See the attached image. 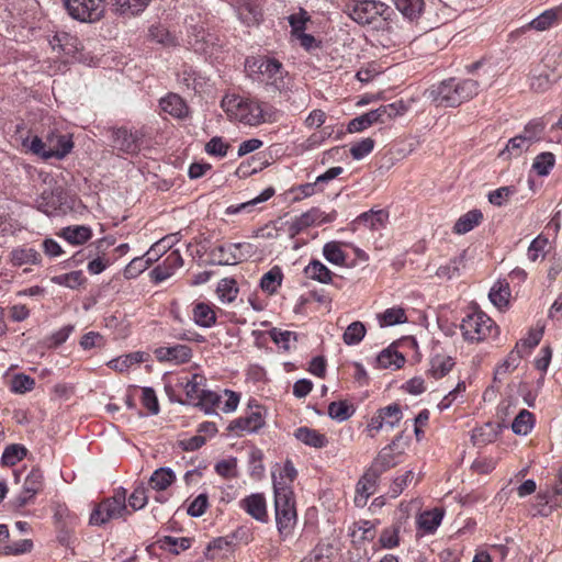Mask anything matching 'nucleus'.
I'll use <instances>...</instances> for the list:
<instances>
[{
  "mask_svg": "<svg viewBox=\"0 0 562 562\" xmlns=\"http://www.w3.org/2000/svg\"><path fill=\"white\" fill-rule=\"evenodd\" d=\"M221 105L228 116L250 126L276 121L273 108L256 99L225 95Z\"/></svg>",
  "mask_w": 562,
  "mask_h": 562,
  "instance_id": "nucleus-1",
  "label": "nucleus"
},
{
  "mask_svg": "<svg viewBox=\"0 0 562 562\" xmlns=\"http://www.w3.org/2000/svg\"><path fill=\"white\" fill-rule=\"evenodd\" d=\"M69 15L80 22L93 23L104 13L105 0H63ZM122 13L138 14L150 0H114Z\"/></svg>",
  "mask_w": 562,
  "mask_h": 562,
  "instance_id": "nucleus-2",
  "label": "nucleus"
},
{
  "mask_svg": "<svg viewBox=\"0 0 562 562\" xmlns=\"http://www.w3.org/2000/svg\"><path fill=\"white\" fill-rule=\"evenodd\" d=\"M274 512L278 532L282 540L292 535L296 525V509L294 493L290 485L277 480L273 474Z\"/></svg>",
  "mask_w": 562,
  "mask_h": 562,
  "instance_id": "nucleus-3",
  "label": "nucleus"
},
{
  "mask_svg": "<svg viewBox=\"0 0 562 562\" xmlns=\"http://www.w3.org/2000/svg\"><path fill=\"white\" fill-rule=\"evenodd\" d=\"M245 68L250 75H260L268 86L284 92L290 89L291 79L283 65L276 58L258 55L247 57Z\"/></svg>",
  "mask_w": 562,
  "mask_h": 562,
  "instance_id": "nucleus-4",
  "label": "nucleus"
},
{
  "mask_svg": "<svg viewBox=\"0 0 562 562\" xmlns=\"http://www.w3.org/2000/svg\"><path fill=\"white\" fill-rule=\"evenodd\" d=\"M131 512L126 505V490L117 488L113 496L108 497L95 505L92 510L89 524L92 526H102L112 519L125 518Z\"/></svg>",
  "mask_w": 562,
  "mask_h": 562,
  "instance_id": "nucleus-5",
  "label": "nucleus"
},
{
  "mask_svg": "<svg viewBox=\"0 0 562 562\" xmlns=\"http://www.w3.org/2000/svg\"><path fill=\"white\" fill-rule=\"evenodd\" d=\"M462 336L471 342H479L487 338L493 329H497L495 323L482 311L468 314L460 325Z\"/></svg>",
  "mask_w": 562,
  "mask_h": 562,
  "instance_id": "nucleus-6",
  "label": "nucleus"
},
{
  "mask_svg": "<svg viewBox=\"0 0 562 562\" xmlns=\"http://www.w3.org/2000/svg\"><path fill=\"white\" fill-rule=\"evenodd\" d=\"M386 10V4L374 0H350L344 5V12L361 25L373 23Z\"/></svg>",
  "mask_w": 562,
  "mask_h": 562,
  "instance_id": "nucleus-7",
  "label": "nucleus"
},
{
  "mask_svg": "<svg viewBox=\"0 0 562 562\" xmlns=\"http://www.w3.org/2000/svg\"><path fill=\"white\" fill-rule=\"evenodd\" d=\"M265 426V408L256 404H249L248 411L244 416L234 419L227 427V430L237 436L258 431Z\"/></svg>",
  "mask_w": 562,
  "mask_h": 562,
  "instance_id": "nucleus-8",
  "label": "nucleus"
},
{
  "mask_svg": "<svg viewBox=\"0 0 562 562\" xmlns=\"http://www.w3.org/2000/svg\"><path fill=\"white\" fill-rule=\"evenodd\" d=\"M112 147L127 155H137L143 144V134L138 131L132 132L126 127L111 130Z\"/></svg>",
  "mask_w": 562,
  "mask_h": 562,
  "instance_id": "nucleus-9",
  "label": "nucleus"
},
{
  "mask_svg": "<svg viewBox=\"0 0 562 562\" xmlns=\"http://www.w3.org/2000/svg\"><path fill=\"white\" fill-rule=\"evenodd\" d=\"M44 475L38 468H33L26 475L22 492L14 498L13 506L22 508L32 503L35 495L43 490Z\"/></svg>",
  "mask_w": 562,
  "mask_h": 562,
  "instance_id": "nucleus-10",
  "label": "nucleus"
},
{
  "mask_svg": "<svg viewBox=\"0 0 562 562\" xmlns=\"http://www.w3.org/2000/svg\"><path fill=\"white\" fill-rule=\"evenodd\" d=\"M46 155L44 159H63L72 149L74 143L68 135H58L55 133H48L45 137Z\"/></svg>",
  "mask_w": 562,
  "mask_h": 562,
  "instance_id": "nucleus-11",
  "label": "nucleus"
},
{
  "mask_svg": "<svg viewBox=\"0 0 562 562\" xmlns=\"http://www.w3.org/2000/svg\"><path fill=\"white\" fill-rule=\"evenodd\" d=\"M453 78L441 81L437 86H431L425 91V97L430 100L436 106H451L453 101Z\"/></svg>",
  "mask_w": 562,
  "mask_h": 562,
  "instance_id": "nucleus-12",
  "label": "nucleus"
},
{
  "mask_svg": "<svg viewBox=\"0 0 562 562\" xmlns=\"http://www.w3.org/2000/svg\"><path fill=\"white\" fill-rule=\"evenodd\" d=\"M182 266L183 259L180 251L178 249L172 250L160 265L151 270L150 277L155 283H160L170 278Z\"/></svg>",
  "mask_w": 562,
  "mask_h": 562,
  "instance_id": "nucleus-13",
  "label": "nucleus"
},
{
  "mask_svg": "<svg viewBox=\"0 0 562 562\" xmlns=\"http://www.w3.org/2000/svg\"><path fill=\"white\" fill-rule=\"evenodd\" d=\"M330 220L324 216V213L319 209H311L305 213H302L300 216H295L290 223L288 233L291 237L296 236L305 228L321 224L324 222H329Z\"/></svg>",
  "mask_w": 562,
  "mask_h": 562,
  "instance_id": "nucleus-14",
  "label": "nucleus"
},
{
  "mask_svg": "<svg viewBox=\"0 0 562 562\" xmlns=\"http://www.w3.org/2000/svg\"><path fill=\"white\" fill-rule=\"evenodd\" d=\"M400 439L397 437L392 441L391 445L384 447L379 454L372 461L369 468V475L380 477L381 474L386 472L387 470L394 468L397 464L396 456L393 452V447L395 442Z\"/></svg>",
  "mask_w": 562,
  "mask_h": 562,
  "instance_id": "nucleus-15",
  "label": "nucleus"
},
{
  "mask_svg": "<svg viewBox=\"0 0 562 562\" xmlns=\"http://www.w3.org/2000/svg\"><path fill=\"white\" fill-rule=\"evenodd\" d=\"M155 357L160 362H173L181 364L190 361L192 350L186 345H175L171 347H159L155 351Z\"/></svg>",
  "mask_w": 562,
  "mask_h": 562,
  "instance_id": "nucleus-16",
  "label": "nucleus"
},
{
  "mask_svg": "<svg viewBox=\"0 0 562 562\" xmlns=\"http://www.w3.org/2000/svg\"><path fill=\"white\" fill-rule=\"evenodd\" d=\"M240 507L258 521L268 520L266 498L262 494L256 493L245 497L240 501Z\"/></svg>",
  "mask_w": 562,
  "mask_h": 562,
  "instance_id": "nucleus-17",
  "label": "nucleus"
},
{
  "mask_svg": "<svg viewBox=\"0 0 562 562\" xmlns=\"http://www.w3.org/2000/svg\"><path fill=\"white\" fill-rule=\"evenodd\" d=\"M453 87L454 94L452 104L458 106L479 93L480 83L474 79L457 80L453 78Z\"/></svg>",
  "mask_w": 562,
  "mask_h": 562,
  "instance_id": "nucleus-18",
  "label": "nucleus"
},
{
  "mask_svg": "<svg viewBox=\"0 0 562 562\" xmlns=\"http://www.w3.org/2000/svg\"><path fill=\"white\" fill-rule=\"evenodd\" d=\"M233 254L227 255L225 259L221 258V266L236 265L238 262L252 258L258 250V247L251 243H236L231 244Z\"/></svg>",
  "mask_w": 562,
  "mask_h": 562,
  "instance_id": "nucleus-19",
  "label": "nucleus"
},
{
  "mask_svg": "<svg viewBox=\"0 0 562 562\" xmlns=\"http://www.w3.org/2000/svg\"><path fill=\"white\" fill-rule=\"evenodd\" d=\"M160 108L164 112L177 119H183L188 115L189 108L184 100L176 93H169L160 100Z\"/></svg>",
  "mask_w": 562,
  "mask_h": 562,
  "instance_id": "nucleus-20",
  "label": "nucleus"
},
{
  "mask_svg": "<svg viewBox=\"0 0 562 562\" xmlns=\"http://www.w3.org/2000/svg\"><path fill=\"white\" fill-rule=\"evenodd\" d=\"M378 476L369 475V469L364 472L362 477L357 483V495L355 497V503L358 506H362L367 503L370 495H372L375 491V484L378 482Z\"/></svg>",
  "mask_w": 562,
  "mask_h": 562,
  "instance_id": "nucleus-21",
  "label": "nucleus"
},
{
  "mask_svg": "<svg viewBox=\"0 0 562 562\" xmlns=\"http://www.w3.org/2000/svg\"><path fill=\"white\" fill-rule=\"evenodd\" d=\"M59 236L71 245H81L92 237V231L86 225L67 226L60 231Z\"/></svg>",
  "mask_w": 562,
  "mask_h": 562,
  "instance_id": "nucleus-22",
  "label": "nucleus"
},
{
  "mask_svg": "<svg viewBox=\"0 0 562 562\" xmlns=\"http://www.w3.org/2000/svg\"><path fill=\"white\" fill-rule=\"evenodd\" d=\"M147 38L162 47H172L178 44L177 37L162 24H153L148 29Z\"/></svg>",
  "mask_w": 562,
  "mask_h": 562,
  "instance_id": "nucleus-23",
  "label": "nucleus"
},
{
  "mask_svg": "<svg viewBox=\"0 0 562 562\" xmlns=\"http://www.w3.org/2000/svg\"><path fill=\"white\" fill-rule=\"evenodd\" d=\"M294 436L297 440L313 448H323L328 443L324 434L308 427H300L295 430Z\"/></svg>",
  "mask_w": 562,
  "mask_h": 562,
  "instance_id": "nucleus-24",
  "label": "nucleus"
},
{
  "mask_svg": "<svg viewBox=\"0 0 562 562\" xmlns=\"http://www.w3.org/2000/svg\"><path fill=\"white\" fill-rule=\"evenodd\" d=\"M454 361L447 355H435L429 362L428 374L435 379L446 376L453 368Z\"/></svg>",
  "mask_w": 562,
  "mask_h": 562,
  "instance_id": "nucleus-25",
  "label": "nucleus"
},
{
  "mask_svg": "<svg viewBox=\"0 0 562 562\" xmlns=\"http://www.w3.org/2000/svg\"><path fill=\"white\" fill-rule=\"evenodd\" d=\"M176 481L172 469L162 467L153 472L149 477V485L155 491H166Z\"/></svg>",
  "mask_w": 562,
  "mask_h": 562,
  "instance_id": "nucleus-26",
  "label": "nucleus"
},
{
  "mask_svg": "<svg viewBox=\"0 0 562 562\" xmlns=\"http://www.w3.org/2000/svg\"><path fill=\"white\" fill-rule=\"evenodd\" d=\"M304 273L308 279L324 284L330 283L334 276V273L317 259L310 261V263L304 269Z\"/></svg>",
  "mask_w": 562,
  "mask_h": 562,
  "instance_id": "nucleus-27",
  "label": "nucleus"
},
{
  "mask_svg": "<svg viewBox=\"0 0 562 562\" xmlns=\"http://www.w3.org/2000/svg\"><path fill=\"white\" fill-rule=\"evenodd\" d=\"M376 362L380 368L396 370L404 366L405 357L403 353L389 347L378 355Z\"/></svg>",
  "mask_w": 562,
  "mask_h": 562,
  "instance_id": "nucleus-28",
  "label": "nucleus"
},
{
  "mask_svg": "<svg viewBox=\"0 0 562 562\" xmlns=\"http://www.w3.org/2000/svg\"><path fill=\"white\" fill-rule=\"evenodd\" d=\"M483 220V214L480 210H471L463 214L459 220L456 222L453 226V232L456 234H465L470 231H472L475 226H477Z\"/></svg>",
  "mask_w": 562,
  "mask_h": 562,
  "instance_id": "nucleus-29",
  "label": "nucleus"
},
{
  "mask_svg": "<svg viewBox=\"0 0 562 562\" xmlns=\"http://www.w3.org/2000/svg\"><path fill=\"white\" fill-rule=\"evenodd\" d=\"M193 318L196 325L205 328L216 323V314L213 307L204 302L195 304L193 307Z\"/></svg>",
  "mask_w": 562,
  "mask_h": 562,
  "instance_id": "nucleus-30",
  "label": "nucleus"
},
{
  "mask_svg": "<svg viewBox=\"0 0 562 562\" xmlns=\"http://www.w3.org/2000/svg\"><path fill=\"white\" fill-rule=\"evenodd\" d=\"M463 267L464 255L461 254L450 259L449 262H447L446 265L440 266L436 271V276L439 279L451 280L460 276V271Z\"/></svg>",
  "mask_w": 562,
  "mask_h": 562,
  "instance_id": "nucleus-31",
  "label": "nucleus"
},
{
  "mask_svg": "<svg viewBox=\"0 0 562 562\" xmlns=\"http://www.w3.org/2000/svg\"><path fill=\"white\" fill-rule=\"evenodd\" d=\"M558 79L559 76L549 70L533 74L530 77V89L535 92H544L549 90Z\"/></svg>",
  "mask_w": 562,
  "mask_h": 562,
  "instance_id": "nucleus-32",
  "label": "nucleus"
},
{
  "mask_svg": "<svg viewBox=\"0 0 562 562\" xmlns=\"http://www.w3.org/2000/svg\"><path fill=\"white\" fill-rule=\"evenodd\" d=\"M158 543L161 549L167 550L172 554H179L191 547L192 539L188 537L177 538L165 536L158 540Z\"/></svg>",
  "mask_w": 562,
  "mask_h": 562,
  "instance_id": "nucleus-33",
  "label": "nucleus"
},
{
  "mask_svg": "<svg viewBox=\"0 0 562 562\" xmlns=\"http://www.w3.org/2000/svg\"><path fill=\"white\" fill-rule=\"evenodd\" d=\"M53 49L58 48L66 55H72L78 50V38L68 34H56L49 42Z\"/></svg>",
  "mask_w": 562,
  "mask_h": 562,
  "instance_id": "nucleus-34",
  "label": "nucleus"
},
{
  "mask_svg": "<svg viewBox=\"0 0 562 562\" xmlns=\"http://www.w3.org/2000/svg\"><path fill=\"white\" fill-rule=\"evenodd\" d=\"M488 297L491 302L498 308L507 306L510 297L509 284L503 281L496 282L492 286L488 293Z\"/></svg>",
  "mask_w": 562,
  "mask_h": 562,
  "instance_id": "nucleus-35",
  "label": "nucleus"
},
{
  "mask_svg": "<svg viewBox=\"0 0 562 562\" xmlns=\"http://www.w3.org/2000/svg\"><path fill=\"white\" fill-rule=\"evenodd\" d=\"M179 80L188 89H192L195 92L200 91V89H202V87L205 83V78L201 76L192 67L188 66H184L181 72L179 74Z\"/></svg>",
  "mask_w": 562,
  "mask_h": 562,
  "instance_id": "nucleus-36",
  "label": "nucleus"
},
{
  "mask_svg": "<svg viewBox=\"0 0 562 562\" xmlns=\"http://www.w3.org/2000/svg\"><path fill=\"white\" fill-rule=\"evenodd\" d=\"M443 514L439 509L424 512L417 519L419 529L425 532H434L442 520Z\"/></svg>",
  "mask_w": 562,
  "mask_h": 562,
  "instance_id": "nucleus-37",
  "label": "nucleus"
},
{
  "mask_svg": "<svg viewBox=\"0 0 562 562\" xmlns=\"http://www.w3.org/2000/svg\"><path fill=\"white\" fill-rule=\"evenodd\" d=\"M282 278L283 274L281 269L279 267H273L261 277L260 288L265 292L273 294L277 292L278 288L281 286Z\"/></svg>",
  "mask_w": 562,
  "mask_h": 562,
  "instance_id": "nucleus-38",
  "label": "nucleus"
},
{
  "mask_svg": "<svg viewBox=\"0 0 562 562\" xmlns=\"http://www.w3.org/2000/svg\"><path fill=\"white\" fill-rule=\"evenodd\" d=\"M396 9L407 19H417L424 9V0H394Z\"/></svg>",
  "mask_w": 562,
  "mask_h": 562,
  "instance_id": "nucleus-39",
  "label": "nucleus"
},
{
  "mask_svg": "<svg viewBox=\"0 0 562 562\" xmlns=\"http://www.w3.org/2000/svg\"><path fill=\"white\" fill-rule=\"evenodd\" d=\"M559 14H562V10L559 9V8L546 10L540 15L535 18L529 23V26L531 29L537 30V31L548 30L550 26H552L555 23V21L558 20Z\"/></svg>",
  "mask_w": 562,
  "mask_h": 562,
  "instance_id": "nucleus-40",
  "label": "nucleus"
},
{
  "mask_svg": "<svg viewBox=\"0 0 562 562\" xmlns=\"http://www.w3.org/2000/svg\"><path fill=\"white\" fill-rule=\"evenodd\" d=\"M379 323L382 327L394 326L407 322L404 308L391 307L378 315Z\"/></svg>",
  "mask_w": 562,
  "mask_h": 562,
  "instance_id": "nucleus-41",
  "label": "nucleus"
},
{
  "mask_svg": "<svg viewBox=\"0 0 562 562\" xmlns=\"http://www.w3.org/2000/svg\"><path fill=\"white\" fill-rule=\"evenodd\" d=\"M11 261L16 266L38 263L41 261V254L33 248H16L11 252Z\"/></svg>",
  "mask_w": 562,
  "mask_h": 562,
  "instance_id": "nucleus-42",
  "label": "nucleus"
},
{
  "mask_svg": "<svg viewBox=\"0 0 562 562\" xmlns=\"http://www.w3.org/2000/svg\"><path fill=\"white\" fill-rule=\"evenodd\" d=\"M323 255L325 259L333 265H346L347 255L342 251L338 241L326 243L323 247Z\"/></svg>",
  "mask_w": 562,
  "mask_h": 562,
  "instance_id": "nucleus-43",
  "label": "nucleus"
},
{
  "mask_svg": "<svg viewBox=\"0 0 562 562\" xmlns=\"http://www.w3.org/2000/svg\"><path fill=\"white\" fill-rule=\"evenodd\" d=\"M238 16L248 26L258 25L262 13L258 5L244 3L238 8Z\"/></svg>",
  "mask_w": 562,
  "mask_h": 562,
  "instance_id": "nucleus-44",
  "label": "nucleus"
},
{
  "mask_svg": "<svg viewBox=\"0 0 562 562\" xmlns=\"http://www.w3.org/2000/svg\"><path fill=\"white\" fill-rule=\"evenodd\" d=\"M389 220V213L385 210H378L362 213L359 221L364 223L371 229H380Z\"/></svg>",
  "mask_w": 562,
  "mask_h": 562,
  "instance_id": "nucleus-45",
  "label": "nucleus"
},
{
  "mask_svg": "<svg viewBox=\"0 0 562 562\" xmlns=\"http://www.w3.org/2000/svg\"><path fill=\"white\" fill-rule=\"evenodd\" d=\"M367 329L363 323L356 321L346 328L342 340L348 346L358 345L366 336Z\"/></svg>",
  "mask_w": 562,
  "mask_h": 562,
  "instance_id": "nucleus-46",
  "label": "nucleus"
},
{
  "mask_svg": "<svg viewBox=\"0 0 562 562\" xmlns=\"http://www.w3.org/2000/svg\"><path fill=\"white\" fill-rule=\"evenodd\" d=\"M85 281L86 278L83 277V273L80 270L55 276L52 278L53 283L64 285L70 289H78L81 284L85 283Z\"/></svg>",
  "mask_w": 562,
  "mask_h": 562,
  "instance_id": "nucleus-47",
  "label": "nucleus"
},
{
  "mask_svg": "<svg viewBox=\"0 0 562 562\" xmlns=\"http://www.w3.org/2000/svg\"><path fill=\"white\" fill-rule=\"evenodd\" d=\"M353 413V406L349 405L346 401L331 402L328 405V415L338 422L347 420Z\"/></svg>",
  "mask_w": 562,
  "mask_h": 562,
  "instance_id": "nucleus-48",
  "label": "nucleus"
},
{
  "mask_svg": "<svg viewBox=\"0 0 562 562\" xmlns=\"http://www.w3.org/2000/svg\"><path fill=\"white\" fill-rule=\"evenodd\" d=\"M524 353L519 350V345H516L515 349L510 351L507 359H505L503 363H501L495 370V380L498 379L499 375L506 374L516 369Z\"/></svg>",
  "mask_w": 562,
  "mask_h": 562,
  "instance_id": "nucleus-49",
  "label": "nucleus"
},
{
  "mask_svg": "<svg viewBox=\"0 0 562 562\" xmlns=\"http://www.w3.org/2000/svg\"><path fill=\"white\" fill-rule=\"evenodd\" d=\"M216 291L222 302L231 303L238 294L237 282L229 278L222 279L218 282Z\"/></svg>",
  "mask_w": 562,
  "mask_h": 562,
  "instance_id": "nucleus-50",
  "label": "nucleus"
},
{
  "mask_svg": "<svg viewBox=\"0 0 562 562\" xmlns=\"http://www.w3.org/2000/svg\"><path fill=\"white\" fill-rule=\"evenodd\" d=\"M156 261L155 258H144V257H136L134 258L124 269V276L127 279L136 278L139 276L143 271L148 269L153 262Z\"/></svg>",
  "mask_w": 562,
  "mask_h": 562,
  "instance_id": "nucleus-51",
  "label": "nucleus"
},
{
  "mask_svg": "<svg viewBox=\"0 0 562 562\" xmlns=\"http://www.w3.org/2000/svg\"><path fill=\"white\" fill-rule=\"evenodd\" d=\"M533 424V415L527 409H522L514 419L512 429L517 435H527Z\"/></svg>",
  "mask_w": 562,
  "mask_h": 562,
  "instance_id": "nucleus-52",
  "label": "nucleus"
},
{
  "mask_svg": "<svg viewBox=\"0 0 562 562\" xmlns=\"http://www.w3.org/2000/svg\"><path fill=\"white\" fill-rule=\"evenodd\" d=\"M144 361L143 352H133L123 357L113 359L109 362L110 368L123 372L127 370L132 364L140 363Z\"/></svg>",
  "mask_w": 562,
  "mask_h": 562,
  "instance_id": "nucleus-53",
  "label": "nucleus"
},
{
  "mask_svg": "<svg viewBox=\"0 0 562 562\" xmlns=\"http://www.w3.org/2000/svg\"><path fill=\"white\" fill-rule=\"evenodd\" d=\"M37 209L45 214H50L57 209L59 198L52 190H44L41 196L36 200Z\"/></svg>",
  "mask_w": 562,
  "mask_h": 562,
  "instance_id": "nucleus-54",
  "label": "nucleus"
},
{
  "mask_svg": "<svg viewBox=\"0 0 562 562\" xmlns=\"http://www.w3.org/2000/svg\"><path fill=\"white\" fill-rule=\"evenodd\" d=\"M555 162L554 155L549 151L539 154L532 164V168L539 176L549 175Z\"/></svg>",
  "mask_w": 562,
  "mask_h": 562,
  "instance_id": "nucleus-55",
  "label": "nucleus"
},
{
  "mask_svg": "<svg viewBox=\"0 0 562 562\" xmlns=\"http://www.w3.org/2000/svg\"><path fill=\"white\" fill-rule=\"evenodd\" d=\"M530 144L526 138L521 137V135H517L510 138L503 151H501L499 156H506L507 158L512 156H519L524 150L529 148Z\"/></svg>",
  "mask_w": 562,
  "mask_h": 562,
  "instance_id": "nucleus-56",
  "label": "nucleus"
},
{
  "mask_svg": "<svg viewBox=\"0 0 562 562\" xmlns=\"http://www.w3.org/2000/svg\"><path fill=\"white\" fill-rule=\"evenodd\" d=\"M35 381L30 375L19 373L15 374L11 380L10 390L16 394H24L34 389Z\"/></svg>",
  "mask_w": 562,
  "mask_h": 562,
  "instance_id": "nucleus-57",
  "label": "nucleus"
},
{
  "mask_svg": "<svg viewBox=\"0 0 562 562\" xmlns=\"http://www.w3.org/2000/svg\"><path fill=\"white\" fill-rule=\"evenodd\" d=\"M381 417H383L384 425L391 429L398 425L402 419V411L398 404H391L386 407L379 409Z\"/></svg>",
  "mask_w": 562,
  "mask_h": 562,
  "instance_id": "nucleus-58",
  "label": "nucleus"
},
{
  "mask_svg": "<svg viewBox=\"0 0 562 562\" xmlns=\"http://www.w3.org/2000/svg\"><path fill=\"white\" fill-rule=\"evenodd\" d=\"M373 124H379V123L375 121V116L372 114V112L369 111L364 114H361V115L352 119L348 123L347 130L349 133H358V132H362V131L367 130L368 127H370Z\"/></svg>",
  "mask_w": 562,
  "mask_h": 562,
  "instance_id": "nucleus-59",
  "label": "nucleus"
},
{
  "mask_svg": "<svg viewBox=\"0 0 562 562\" xmlns=\"http://www.w3.org/2000/svg\"><path fill=\"white\" fill-rule=\"evenodd\" d=\"M515 193L516 189L513 186L501 187L488 193V202L495 206H503Z\"/></svg>",
  "mask_w": 562,
  "mask_h": 562,
  "instance_id": "nucleus-60",
  "label": "nucleus"
},
{
  "mask_svg": "<svg viewBox=\"0 0 562 562\" xmlns=\"http://www.w3.org/2000/svg\"><path fill=\"white\" fill-rule=\"evenodd\" d=\"M26 454V449L21 445H10L2 453V463L4 465H14Z\"/></svg>",
  "mask_w": 562,
  "mask_h": 562,
  "instance_id": "nucleus-61",
  "label": "nucleus"
},
{
  "mask_svg": "<svg viewBox=\"0 0 562 562\" xmlns=\"http://www.w3.org/2000/svg\"><path fill=\"white\" fill-rule=\"evenodd\" d=\"M270 338L277 344L280 348L284 350L290 349L291 341L296 340V334L290 330H281L279 328H272L269 331Z\"/></svg>",
  "mask_w": 562,
  "mask_h": 562,
  "instance_id": "nucleus-62",
  "label": "nucleus"
},
{
  "mask_svg": "<svg viewBox=\"0 0 562 562\" xmlns=\"http://www.w3.org/2000/svg\"><path fill=\"white\" fill-rule=\"evenodd\" d=\"M148 496L144 484L137 485L128 497V506L133 510H139L147 505Z\"/></svg>",
  "mask_w": 562,
  "mask_h": 562,
  "instance_id": "nucleus-63",
  "label": "nucleus"
},
{
  "mask_svg": "<svg viewBox=\"0 0 562 562\" xmlns=\"http://www.w3.org/2000/svg\"><path fill=\"white\" fill-rule=\"evenodd\" d=\"M374 140L370 137L363 138L362 140L353 144L350 147V154L353 159L360 160L369 155L374 148Z\"/></svg>",
  "mask_w": 562,
  "mask_h": 562,
  "instance_id": "nucleus-64",
  "label": "nucleus"
}]
</instances>
